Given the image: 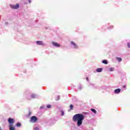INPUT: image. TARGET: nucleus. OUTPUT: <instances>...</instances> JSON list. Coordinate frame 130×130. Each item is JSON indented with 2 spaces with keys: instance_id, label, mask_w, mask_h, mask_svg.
I'll list each match as a JSON object with an SVG mask.
<instances>
[{
  "instance_id": "6ab92c4d",
  "label": "nucleus",
  "mask_w": 130,
  "mask_h": 130,
  "mask_svg": "<svg viewBox=\"0 0 130 130\" xmlns=\"http://www.w3.org/2000/svg\"><path fill=\"white\" fill-rule=\"evenodd\" d=\"M127 46H128V48L130 47V43H128L127 44Z\"/></svg>"
},
{
  "instance_id": "ddd939ff",
  "label": "nucleus",
  "mask_w": 130,
  "mask_h": 130,
  "mask_svg": "<svg viewBox=\"0 0 130 130\" xmlns=\"http://www.w3.org/2000/svg\"><path fill=\"white\" fill-rule=\"evenodd\" d=\"M91 110L93 113H96V110L94 109H91Z\"/></svg>"
},
{
  "instance_id": "20e7f679",
  "label": "nucleus",
  "mask_w": 130,
  "mask_h": 130,
  "mask_svg": "<svg viewBox=\"0 0 130 130\" xmlns=\"http://www.w3.org/2000/svg\"><path fill=\"white\" fill-rule=\"evenodd\" d=\"M19 4H17L16 5H12L11 8L12 9H18L19 8Z\"/></svg>"
},
{
  "instance_id": "1a4fd4ad",
  "label": "nucleus",
  "mask_w": 130,
  "mask_h": 130,
  "mask_svg": "<svg viewBox=\"0 0 130 130\" xmlns=\"http://www.w3.org/2000/svg\"><path fill=\"white\" fill-rule=\"evenodd\" d=\"M96 72L98 73H101V72H102V68H99L96 69Z\"/></svg>"
},
{
  "instance_id": "a211bd4d",
  "label": "nucleus",
  "mask_w": 130,
  "mask_h": 130,
  "mask_svg": "<svg viewBox=\"0 0 130 130\" xmlns=\"http://www.w3.org/2000/svg\"><path fill=\"white\" fill-rule=\"evenodd\" d=\"M31 98H35V95L32 94L31 95Z\"/></svg>"
},
{
  "instance_id": "6e6552de",
  "label": "nucleus",
  "mask_w": 130,
  "mask_h": 130,
  "mask_svg": "<svg viewBox=\"0 0 130 130\" xmlns=\"http://www.w3.org/2000/svg\"><path fill=\"white\" fill-rule=\"evenodd\" d=\"M36 43L38 45H43V42L42 41H37Z\"/></svg>"
},
{
  "instance_id": "9d476101",
  "label": "nucleus",
  "mask_w": 130,
  "mask_h": 130,
  "mask_svg": "<svg viewBox=\"0 0 130 130\" xmlns=\"http://www.w3.org/2000/svg\"><path fill=\"white\" fill-rule=\"evenodd\" d=\"M103 63H105V64H107V63H108V62L107 60H103Z\"/></svg>"
},
{
  "instance_id": "f3484780",
  "label": "nucleus",
  "mask_w": 130,
  "mask_h": 130,
  "mask_svg": "<svg viewBox=\"0 0 130 130\" xmlns=\"http://www.w3.org/2000/svg\"><path fill=\"white\" fill-rule=\"evenodd\" d=\"M47 108H50V107H51V106H50V105H48L47 106Z\"/></svg>"
},
{
  "instance_id": "9b49d317",
  "label": "nucleus",
  "mask_w": 130,
  "mask_h": 130,
  "mask_svg": "<svg viewBox=\"0 0 130 130\" xmlns=\"http://www.w3.org/2000/svg\"><path fill=\"white\" fill-rule=\"evenodd\" d=\"M71 44L74 45L75 46V48H77V45H76V44L74 42H71Z\"/></svg>"
},
{
  "instance_id": "f8f14e48",
  "label": "nucleus",
  "mask_w": 130,
  "mask_h": 130,
  "mask_svg": "<svg viewBox=\"0 0 130 130\" xmlns=\"http://www.w3.org/2000/svg\"><path fill=\"white\" fill-rule=\"evenodd\" d=\"M116 59H117V60L119 62L121 61V60H122V59L121 58L119 57H117Z\"/></svg>"
},
{
  "instance_id": "423d86ee",
  "label": "nucleus",
  "mask_w": 130,
  "mask_h": 130,
  "mask_svg": "<svg viewBox=\"0 0 130 130\" xmlns=\"http://www.w3.org/2000/svg\"><path fill=\"white\" fill-rule=\"evenodd\" d=\"M53 45H54V46H56V47H60V45L57 43H53Z\"/></svg>"
},
{
  "instance_id": "aec40b11",
  "label": "nucleus",
  "mask_w": 130,
  "mask_h": 130,
  "mask_svg": "<svg viewBox=\"0 0 130 130\" xmlns=\"http://www.w3.org/2000/svg\"><path fill=\"white\" fill-rule=\"evenodd\" d=\"M61 115H64V113L63 111H62Z\"/></svg>"
},
{
  "instance_id": "0eeeda50",
  "label": "nucleus",
  "mask_w": 130,
  "mask_h": 130,
  "mask_svg": "<svg viewBox=\"0 0 130 130\" xmlns=\"http://www.w3.org/2000/svg\"><path fill=\"white\" fill-rule=\"evenodd\" d=\"M10 130H15V127L13 126V124H9Z\"/></svg>"
},
{
  "instance_id": "f03ea898",
  "label": "nucleus",
  "mask_w": 130,
  "mask_h": 130,
  "mask_svg": "<svg viewBox=\"0 0 130 130\" xmlns=\"http://www.w3.org/2000/svg\"><path fill=\"white\" fill-rule=\"evenodd\" d=\"M38 119H37V117L35 116H33L30 118V122H36Z\"/></svg>"
},
{
  "instance_id": "39448f33",
  "label": "nucleus",
  "mask_w": 130,
  "mask_h": 130,
  "mask_svg": "<svg viewBox=\"0 0 130 130\" xmlns=\"http://www.w3.org/2000/svg\"><path fill=\"white\" fill-rule=\"evenodd\" d=\"M120 91H121L120 89L118 88L115 90L114 93L115 94H118L119 93H120Z\"/></svg>"
},
{
  "instance_id": "7ed1b4c3",
  "label": "nucleus",
  "mask_w": 130,
  "mask_h": 130,
  "mask_svg": "<svg viewBox=\"0 0 130 130\" xmlns=\"http://www.w3.org/2000/svg\"><path fill=\"white\" fill-rule=\"evenodd\" d=\"M8 122L10 123V124H12V123H14L15 122V121L14 120V119L9 118L8 119Z\"/></svg>"
},
{
  "instance_id": "f257e3e1",
  "label": "nucleus",
  "mask_w": 130,
  "mask_h": 130,
  "mask_svg": "<svg viewBox=\"0 0 130 130\" xmlns=\"http://www.w3.org/2000/svg\"><path fill=\"white\" fill-rule=\"evenodd\" d=\"M73 120L75 122H77V125L80 126L83 123V120H84V115L81 114H77L73 117Z\"/></svg>"
},
{
  "instance_id": "412c9836",
  "label": "nucleus",
  "mask_w": 130,
  "mask_h": 130,
  "mask_svg": "<svg viewBox=\"0 0 130 130\" xmlns=\"http://www.w3.org/2000/svg\"><path fill=\"white\" fill-rule=\"evenodd\" d=\"M28 2L29 3H31V0H29Z\"/></svg>"
},
{
  "instance_id": "2eb2a0df",
  "label": "nucleus",
  "mask_w": 130,
  "mask_h": 130,
  "mask_svg": "<svg viewBox=\"0 0 130 130\" xmlns=\"http://www.w3.org/2000/svg\"><path fill=\"white\" fill-rule=\"evenodd\" d=\"M16 126H18V127H19V126H21V123H17V124H16Z\"/></svg>"
},
{
  "instance_id": "dca6fc26",
  "label": "nucleus",
  "mask_w": 130,
  "mask_h": 130,
  "mask_svg": "<svg viewBox=\"0 0 130 130\" xmlns=\"http://www.w3.org/2000/svg\"><path fill=\"white\" fill-rule=\"evenodd\" d=\"M110 72H113V71H114V69L111 68L110 69Z\"/></svg>"
},
{
  "instance_id": "5701e85b",
  "label": "nucleus",
  "mask_w": 130,
  "mask_h": 130,
  "mask_svg": "<svg viewBox=\"0 0 130 130\" xmlns=\"http://www.w3.org/2000/svg\"><path fill=\"white\" fill-rule=\"evenodd\" d=\"M123 88H125V85H124V86H123Z\"/></svg>"
},
{
  "instance_id": "4468645a",
  "label": "nucleus",
  "mask_w": 130,
  "mask_h": 130,
  "mask_svg": "<svg viewBox=\"0 0 130 130\" xmlns=\"http://www.w3.org/2000/svg\"><path fill=\"white\" fill-rule=\"evenodd\" d=\"M73 108H74V106H73V105H70V109H71V110H73Z\"/></svg>"
},
{
  "instance_id": "4be33fe9",
  "label": "nucleus",
  "mask_w": 130,
  "mask_h": 130,
  "mask_svg": "<svg viewBox=\"0 0 130 130\" xmlns=\"http://www.w3.org/2000/svg\"><path fill=\"white\" fill-rule=\"evenodd\" d=\"M86 79L87 80V81H89V79L88 78H87Z\"/></svg>"
}]
</instances>
